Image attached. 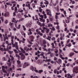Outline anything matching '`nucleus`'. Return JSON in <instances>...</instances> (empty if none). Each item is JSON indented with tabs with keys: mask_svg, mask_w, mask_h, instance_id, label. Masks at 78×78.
<instances>
[{
	"mask_svg": "<svg viewBox=\"0 0 78 78\" xmlns=\"http://www.w3.org/2000/svg\"><path fill=\"white\" fill-rule=\"evenodd\" d=\"M14 36H12L11 37V42L10 44H8V45H12L13 47H15L17 50H19V46H18V42H15V44H14Z\"/></svg>",
	"mask_w": 78,
	"mask_h": 78,
	"instance_id": "f257e3e1",
	"label": "nucleus"
},
{
	"mask_svg": "<svg viewBox=\"0 0 78 78\" xmlns=\"http://www.w3.org/2000/svg\"><path fill=\"white\" fill-rule=\"evenodd\" d=\"M73 73H78V66H76L73 68Z\"/></svg>",
	"mask_w": 78,
	"mask_h": 78,
	"instance_id": "f03ea898",
	"label": "nucleus"
},
{
	"mask_svg": "<svg viewBox=\"0 0 78 78\" xmlns=\"http://www.w3.org/2000/svg\"><path fill=\"white\" fill-rule=\"evenodd\" d=\"M46 11L47 12V14L48 16H49L50 17H51L52 16V15L51 14V11H50V10L47 9H46Z\"/></svg>",
	"mask_w": 78,
	"mask_h": 78,
	"instance_id": "7ed1b4c3",
	"label": "nucleus"
},
{
	"mask_svg": "<svg viewBox=\"0 0 78 78\" xmlns=\"http://www.w3.org/2000/svg\"><path fill=\"white\" fill-rule=\"evenodd\" d=\"M7 49H6V48H4V51H9V50H11V49L12 48H11V46H7Z\"/></svg>",
	"mask_w": 78,
	"mask_h": 78,
	"instance_id": "20e7f679",
	"label": "nucleus"
},
{
	"mask_svg": "<svg viewBox=\"0 0 78 78\" xmlns=\"http://www.w3.org/2000/svg\"><path fill=\"white\" fill-rule=\"evenodd\" d=\"M60 36L61 37L60 38V40H62V39H64V34H62V33L60 34Z\"/></svg>",
	"mask_w": 78,
	"mask_h": 78,
	"instance_id": "39448f33",
	"label": "nucleus"
},
{
	"mask_svg": "<svg viewBox=\"0 0 78 78\" xmlns=\"http://www.w3.org/2000/svg\"><path fill=\"white\" fill-rule=\"evenodd\" d=\"M17 62L18 64L17 66V67H22V65H20V61L19 60H17Z\"/></svg>",
	"mask_w": 78,
	"mask_h": 78,
	"instance_id": "423d86ee",
	"label": "nucleus"
},
{
	"mask_svg": "<svg viewBox=\"0 0 78 78\" xmlns=\"http://www.w3.org/2000/svg\"><path fill=\"white\" fill-rule=\"evenodd\" d=\"M26 26L27 27H28V28H30V27H31V24L30 23H28L26 25Z\"/></svg>",
	"mask_w": 78,
	"mask_h": 78,
	"instance_id": "0eeeda50",
	"label": "nucleus"
},
{
	"mask_svg": "<svg viewBox=\"0 0 78 78\" xmlns=\"http://www.w3.org/2000/svg\"><path fill=\"white\" fill-rule=\"evenodd\" d=\"M4 16L5 17H9V12H6L5 13Z\"/></svg>",
	"mask_w": 78,
	"mask_h": 78,
	"instance_id": "6e6552de",
	"label": "nucleus"
},
{
	"mask_svg": "<svg viewBox=\"0 0 78 78\" xmlns=\"http://www.w3.org/2000/svg\"><path fill=\"white\" fill-rule=\"evenodd\" d=\"M25 58V56L23 54H22L21 57V59L22 60H23Z\"/></svg>",
	"mask_w": 78,
	"mask_h": 78,
	"instance_id": "1a4fd4ad",
	"label": "nucleus"
},
{
	"mask_svg": "<svg viewBox=\"0 0 78 78\" xmlns=\"http://www.w3.org/2000/svg\"><path fill=\"white\" fill-rule=\"evenodd\" d=\"M26 7H28V8H29V9H31V7L30 6V4H28V5L26 4Z\"/></svg>",
	"mask_w": 78,
	"mask_h": 78,
	"instance_id": "9d476101",
	"label": "nucleus"
},
{
	"mask_svg": "<svg viewBox=\"0 0 78 78\" xmlns=\"http://www.w3.org/2000/svg\"><path fill=\"white\" fill-rule=\"evenodd\" d=\"M13 20H12V22H15L16 23H17V22L18 21H16V20H15V18H13Z\"/></svg>",
	"mask_w": 78,
	"mask_h": 78,
	"instance_id": "9b49d317",
	"label": "nucleus"
},
{
	"mask_svg": "<svg viewBox=\"0 0 78 78\" xmlns=\"http://www.w3.org/2000/svg\"><path fill=\"white\" fill-rule=\"evenodd\" d=\"M24 66H25V67H27L30 66V64L27 63H25L24 65Z\"/></svg>",
	"mask_w": 78,
	"mask_h": 78,
	"instance_id": "f8f14e48",
	"label": "nucleus"
},
{
	"mask_svg": "<svg viewBox=\"0 0 78 78\" xmlns=\"http://www.w3.org/2000/svg\"><path fill=\"white\" fill-rule=\"evenodd\" d=\"M44 1L46 2H44V3L45 5H48V4H49V2L47 0H45Z\"/></svg>",
	"mask_w": 78,
	"mask_h": 78,
	"instance_id": "ddd939ff",
	"label": "nucleus"
},
{
	"mask_svg": "<svg viewBox=\"0 0 78 78\" xmlns=\"http://www.w3.org/2000/svg\"><path fill=\"white\" fill-rule=\"evenodd\" d=\"M20 48L21 49V50L22 51V52L23 53H25V50H23V49L21 48Z\"/></svg>",
	"mask_w": 78,
	"mask_h": 78,
	"instance_id": "4468645a",
	"label": "nucleus"
},
{
	"mask_svg": "<svg viewBox=\"0 0 78 78\" xmlns=\"http://www.w3.org/2000/svg\"><path fill=\"white\" fill-rule=\"evenodd\" d=\"M46 38L48 40H49V41H51V39H51V37L49 36H48V37H47Z\"/></svg>",
	"mask_w": 78,
	"mask_h": 78,
	"instance_id": "2eb2a0df",
	"label": "nucleus"
},
{
	"mask_svg": "<svg viewBox=\"0 0 78 78\" xmlns=\"http://www.w3.org/2000/svg\"><path fill=\"white\" fill-rule=\"evenodd\" d=\"M30 70H31L32 71H34V67L33 66H31L30 68Z\"/></svg>",
	"mask_w": 78,
	"mask_h": 78,
	"instance_id": "dca6fc26",
	"label": "nucleus"
},
{
	"mask_svg": "<svg viewBox=\"0 0 78 78\" xmlns=\"http://www.w3.org/2000/svg\"><path fill=\"white\" fill-rule=\"evenodd\" d=\"M74 52H72L70 53L69 54V56L71 57L73 55H74Z\"/></svg>",
	"mask_w": 78,
	"mask_h": 78,
	"instance_id": "f3484780",
	"label": "nucleus"
},
{
	"mask_svg": "<svg viewBox=\"0 0 78 78\" xmlns=\"http://www.w3.org/2000/svg\"><path fill=\"white\" fill-rule=\"evenodd\" d=\"M16 57L17 58H18V59H20V56L19 55H17V54H16Z\"/></svg>",
	"mask_w": 78,
	"mask_h": 78,
	"instance_id": "a211bd4d",
	"label": "nucleus"
},
{
	"mask_svg": "<svg viewBox=\"0 0 78 78\" xmlns=\"http://www.w3.org/2000/svg\"><path fill=\"white\" fill-rule=\"evenodd\" d=\"M51 45H52V48H55V45L54 44V43H52Z\"/></svg>",
	"mask_w": 78,
	"mask_h": 78,
	"instance_id": "6ab92c4d",
	"label": "nucleus"
},
{
	"mask_svg": "<svg viewBox=\"0 0 78 78\" xmlns=\"http://www.w3.org/2000/svg\"><path fill=\"white\" fill-rule=\"evenodd\" d=\"M35 17H36V19H35V20L36 21V20H39V19H38V18L37 17V15H35Z\"/></svg>",
	"mask_w": 78,
	"mask_h": 78,
	"instance_id": "aec40b11",
	"label": "nucleus"
},
{
	"mask_svg": "<svg viewBox=\"0 0 78 78\" xmlns=\"http://www.w3.org/2000/svg\"><path fill=\"white\" fill-rule=\"evenodd\" d=\"M48 27H53V25L51 24V23H49L48 24Z\"/></svg>",
	"mask_w": 78,
	"mask_h": 78,
	"instance_id": "412c9836",
	"label": "nucleus"
},
{
	"mask_svg": "<svg viewBox=\"0 0 78 78\" xmlns=\"http://www.w3.org/2000/svg\"><path fill=\"white\" fill-rule=\"evenodd\" d=\"M41 72H43V70H39L38 71V73H40V74H41Z\"/></svg>",
	"mask_w": 78,
	"mask_h": 78,
	"instance_id": "4be33fe9",
	"label": "nucleus"
},
{
	"mask_svg": "<svg viewBox=\"0 0 78 78\" xmlns=\"http://www.w3.org/2000/svg\"><path fill=\"white\" fill-rule=\"evenodd\" d=\"M10 55H12V53H13V51H8Z\"/></svg>",
	"mask_w": 78,
	"mask_h": 78,
	"instance_id": "5701e85b",
	"label": "nucleus"
},
{
	"mask_svg": "<svg viewBox=\"0 0 78 78\" xmlns=\"http://www.w3.org/2000/svg\"><path fill=\"white\" fill-rule=\"evenodd\" d=\"M39 11L40 12H41L42 11V9H41V7H40L39 8Z\"/></svg>",
	"mask_w": 78,
	"mask_h": 78,
	"instance_id": "b1692460",
	"label": "nucleus"
},
{
	"mask_svg": "<svg viewBox=\"0 0 78 78\" xmlns=\"http://www.w3.org/2000/svg\"><path fill=\"white\" fill-rule=\"evenodd\" d=\"M13 51L15 52V53H18V51H17V50L16 49H14Z\"/></svg>",
	"mask_w": 78,
	"mask_h": 78,
	"instance_id": "393cba45",
	"label": "nucleus"
},
{
	"mask_svg": "<svg viewBox=\"0 0 78 78\" xmlns=\"http://www.w3.org/2000/svg\"><path fill=\"white\" fill-rule=\"evenodd\" d=\"M31 78H39V77H37V76H35L33 77V76H31Z\"/></svg>",
	"mask_w": 78,
	"mask_h": 78,
	"instance_id": "a878e982",
	"label": "nucleus"
},
{
	"mask_svg": "<svg viewBox=\"0 0 78 78\" xmlns=\"http://www.w3.org/2000/svg\"><path fill=\"white\" fill-rule=\"evenodd\" d=\"M67 75L68 76H70V78H72L73 77V76H71V75H70V74H69L68 73L67 74Z\"/></svg>",
	"mask_w": 78,
	"mask_h": 78,
	"instance_id": "bb28decb",
	"label": "nucleus"
},
{
	"mask_svg": "<svg viewBox=\"0 0 78 78\" xmlns=\"http://www.w3.org/2000/svg\"><path fill=\"white\" fill-rule=\"evenodd\" d=\"M12 25H13V23H11V22H10L9 23V25L11 27H12Z\"/></svg>",
	"mask_w": 78,
	"mask_h": 78,
	"instance_id": "cd10ccee",
	"label": "nucleus"
},
{
	"mask_svg": "<svg viewBox=\"0 0 78 78\" xmlns=\"http://www.w3.org/2000/svg\"><path fill=\"white\" fill-rule=\"evenodd\" d=\"M56 71H57V69H55L54 71V72L55 74H56Z\"/></svg>",
	"mask_w": 78,
	"mask_h": 78,
	"instance_id": "c85d7f7f",
	"label": "nucleus"
},
{
	"mask_svg": "<svg viewBox=\"0 0 78 78\" xmlns=\"http://www.w3.org/2000/svg\"><path fill=\"white\" fill-rule=\"evenodd\" d=\"M49 20L50 21H51V22H53V18H51V17H49Z\"/></svg>",
	"mask_w": 78,
	"mask_h": 78,
	"instance_id": "c756f323",
	"label": "nucleus"
},
{
	"mask_svg": "<svg viewBox=\"0 0 78 78\" xmlns=\"http://www.w3.org/2000/svg\"><path fill=\"white\" fill-rule=\"evenodd\" d=\"M43 49H44V51H46L47 52V49L45 48H42Z\"/></svg>",
	"mask_w": 78,
	"mask_h": 78,
	"instance_id": "7c9ffc66",
	"label": "nucleus"
},
{
	"mask_svg": "<svg viewBox=\"0 0 78 78\" xmlns=\"http://www.w3.org/2000/svg\"><path fill=\"white\" fill-rule=\"evenodd\" d=\"M23 29L24 31L26 30V28H25V26L24 25L23 26Z\"/></svg>",
	"mask_w": 78,
	"mask_h": 78,
	"instance_id": "2f4dec72",
	"label": "nucleus"
},
{
	"mask_svg": "<svg viewBox=\"0 0 78 78\" xmlns=\"http://www.w3.org/2000/svg\"><path fill=\"white\" fill-rule=\"evenodd\" d=\"M17 8L16 6L15 7V12H17Z\"/></svg>",
	"mask_w": 78,
	"mask_h": 78,
	"instance_id": "473e14b6",
	"label": "nucleus"
},
{
	"mask_svg": "<svg viewBox=\"0 0 78 78\" xmlns=\"http://www.w3.org/2000/svg\"><path fill=\"white\" fill-rule=\"evenodd\" d=\"M46 61H47V62H50L51 61V59H46Z\"/></svg>",
	"mask_w": 78,
	"mask_h": 78,
	"instance_id": "72a5a7b5",
	"label": "nucleus"
},
{
	"mask_svg": "<svg viewBox=\"0 0 78 78\" xmlns=\"http://www.w3.org/2000/svg\"><path fill=\"white\" fill-rule=\"evenodd\" d=\"M44 52H42V53H41L40 55V56H44Z\"/></svg>",
	"mask_w": 78,
	"mask_h": 78,
	"instance_id": "f704fd0d",
	"label": "nucleus"
},
{
	"mask_svg": "<svg viewBox=\"0 0 78 78\" xmlns=\"http://www.w3.org/2000/svg\"><path fill=\"white\" fill-rule=\"evenodd\" d=\"M0 49L2 51H5V50H4V49H3V48H0Z\"/></svg>",
	"mask_w": 78,
	"mask_h": 78,
	"instance_id": "c9c22d12",
	"label": "nucleus"
},
{
	"mask_svg": "<svg viewBox=\"0 0 78 78\" xmlns=\"http://www.w3.org/2000/svg\"><path fill=\"white\" fill-rule=\"evenodd\" d=\"M57 30H59V26L57 25Z\"/></svg>",
	"mask_w": 78,
	"mask_h": 78,
	"instance_id": "e433bc0d",
	"label": "nucleus"
},
{
	"mask_svg": "<svg viewBox=\"0 0 78 78\" xmlns=\"http://www.w3.org/2000/svg\"><path fill=\"white\" fill-rule=\"evenodd\" d=\"M23 34H22V35H23L24 37H25V33H24V32L23 33Z\"/></svg>",
	"mask_w": 78,
	"mask_h": 78,
	"instance_id": "4c0bfd02",
	"label": "nucleus"
},
{
	"mask_svg": "<svg viewBox=\"0 0 78 78\" xmlns=\"http://www.w3.org/2000/svg\"><path fill=\"white\" fill-rule=\"evenodd\" d=\"M54 61H56L58 60V58L56 57H55L54 58Z\"/></svg>",
	"mask_w": 78,
	"mask_h": 78,
	"instance_id": "58836bf2",
	"label": "nucleus"
},
{
	"mask_svg": "<svg viewBox=\"0 0 78 78\" xmlns=\"http://www.w3.org/2000/svg\"><path fill=\"white\" fill-rule=\"evenodd\" d=\"M76 17L77 18H78V12H76Z\"/></svg>",
	"mask_w": 78,
	"mask_h": 78,
	"instance_id": "ea45409f",
	"label": "nucleus"
},
{
	"mask_svg": "<svg viewBox=\"0 0 78 78\" xmlns=\"http://www.w3.org/2000/svg\"><path fill=\"white\" fill-rule=\"evenodd\" d=\"M2 60L3 61H6V58H5V57H3L2 58Z\"/></svg>",
	"mask_w": 78,
	"mask_h": 78,
	"instance_id": "a19ab883",
	"label": "nucleus"
},
{
	"mask_svg": "<svg viewBox=\"0 0 78 78\" xmlns=\"http://www.w3.org/2000/svg\"><path fill=\"white\" fill-rule=\"evenodd\" d=\"M35 30L34 28H32L31 29V31H34Z\"/></svg>",
	"mask_w": 78,
	"mask_h": 78,
	"instance_id": "79ce46f5",
	"label": "nucleus"
},
{
	"mask_svg": "<svg viewBox=\"0 0 78 78\" xmlns=\"http://www.w3.org/2000/svg\"><path fill=\"white\" fill-rule=\"evenodd\" d=\"M58 16L57 15H55V19H58Z\"/></svg>",
	"mask_w": 78,
	"mask_h": 78,
	"instance_id": "37998d69",
	"label": "nucleus"
},
{
	"mask_svg": "<svg viewBox=\"0 0 78 78\" xmlns=\"http://www.w3.org/2000/svg\"><path fill=\"white\" fill-rule=\"evenodd\" d=\"M53 53H51L50 56L51 57H53Z\"/></svg>",
	"mask_w": 78,
	"mask_h": 78,
	"instance_id": "c03bdc74",
	"label": "nucleus"
},
{
	"mask_svg": "<svg viewBox=\"0 0 78 78\" xmlns=\"http://www.w3.org/2000/svg\"><path fill=\"white\" fill-rule=\"evenodd\" d=\"M1 19L2 21V22H3V21H4V20H3V17H1Z\"/></svg>",
	"mask_w": 78,
	"mask_h": 78,
	"instance_id": "a18cd8bd",
	"label": "nucleus"
},
{
	"mask_svg": "<svg viewBox=\"0 0 78 78\" xmlns=\"http://www.w3.org/2000/svg\"><path fill=\"white\" fill-rule=\"evenodd\" d=\"M16 12H13V16H16Z\"/></svg>",
	"mask_w": 78,
	"mask_h": 78,
	"instance_id": "49530a36",
	"label": "nucleus"
},
{
	"mask_svg": "<svg viewBox=\"0 0 78 78\" xmlns=\"http://www.w3.org/2000/svg\"><path fill=\"white\" fill-rule=\"evenodd\" d=\"M40 16L41 17V18H42V19H44V16L42 15H41Z\"/></svg>",
	"mask_w": 78,
	"mask_h": 78,
	"instance_id": "de8ad7c7",
	"label": "nucleus"
},
{
	"mask_svg": "<svg viewBox=\"0 0 78 78\" xmlns=\"http://www.w3.org/2000/svg\"><path fill=\"white\" fill-rule=\"evenodd\" d=\"M29 49H30V48H27L26 49V51H29Z\"/></svg>",
	"mask_w": 78,
	"mask_h": 78,
	"instance_id": "09e8293b",
	"label": "nucleus"
},
{
	"mask_svg": "<svg viewBox=\"0 0 78 78\" xmlns=\"http://www.w3.org/2000/svg\"><path fill=\"white\" fill-rule=\"evenodd\" d=\"M58 62H62V60H61V59H59L58 60Z\"/></svg>",
	"mask_w": 78,
	"mask_h": 78,
	"instance_id": "8fccbe9b",
	"label": "nucleus"
},
{
	"mask_svg": "<svg viewBox=\"0 0 78 78\" xmlns=\"http://www.w3.org/2000/svg\"><path fill=\"white\" fill-rule=\"evenodd\" d=\"M52 30H53V31H55V28L54 27H53L52 29Z\"/></svg>",
	"mask_w": 78,
	"mask_h": 78,
	"instance_id": "3c124183",
	"label": "nucleus"
},
{
	"mask_svg": "<svg viewBox=\"0 0 78 78\" xmlns=\"http://www.w3.org/2000/svg\"><path fill=\"white\" fill-rule=\"evenodd\" d=\"M20 24H19L18 26V27H16V28H17V29H20Z\"/></svg>",
	"mask_w": 78,
	"mask_h": 78,
	"instance_id": "603ef678",
	"label": "nucleus"
},
{
	"mask_svg": "<svg viewBox=\"0 0 78 78\" xmlns=\"http://www.w3.org/2000/svg\"><path fill=\"white\" fill-rule=\"evenodd\" d=\"M2 71L3 72H4V73H7V72H6V70H2Z\"/></svg>",
	"mask_w": 78,
	"mask_h": 78,
	"instance_id": "864d4df0",
	"label": "nucleus"
},
{
	"mask_svg": "<svg viewBox=\"0 0 78 78\" xmlns=\"http://www.w3.org/2000/svg\"><path fill=\"white\" fill-rule=\"evenodd\" d=\"M53 5L54 6H56V5H57V3H55V4H53Z\"/></svg>",
	"mask_w": 78,
	"mask_h": 78,
	"instance_id": "5fc2aeb1",
	"label": "nucleus"
},
{
	"mask_svg": "<svg viewBox=\"0 0 78 78\" xmlns=\"http://www.w3.org/2000/svg\"><path fill=\"white\" fill-rule=\"evenodd\" d=\"M48 51H51V49L50 48H48L47 50Z\"/></svg>",
	"mask_w": 78,
	"mask_h": 78,
	"instance_id": "6e6d98bb",
	"label": "nucleus"
},
{
	"mask_svg": "<svg viewBox=\"0 0 78 78\" xmlns=\"http://www.w3.org/2000/svg\"><path fill=\"white\" fill-rule=\"evenodd\" d=\"M27 47H29L30 48L31 47V45L30 44H28L27 45Z\"/></svg>",
	"mask_w": 78,
	"mask_h": 78,
	"instance_id": "4d7b16f0",
	"label": "nucleus"
},
{
	"mask_svg": "<svg viewBox=\"0 0 78 78\" xmlns=\"http://www.w3.org/2000/svg\"><path fill=\"white\" fill-rule=\"evenodd\" d=\"M40 33H41V32H40V31H38V32L37 33V34L38 35L39 34H40Z\"/></svg>",
	"mask_w": 78,
	"mask_h": 78,
	"instance_id": "13d9d810",
	"label": "nucleus"
},
{
	"mask_svg": "<svg viewBox=\"0 0 78 78\" xmlns=\"http://www.w3.org/2000/svg\"><path fill=\"white\" fill-rule=\"evenodd\" d=\"M8 20H6L5 21V24H6L8 23Z\"/></svg>",
	"mask_w": 78,
	"mask_h": 78,
	"instance_id": "bf43d9fd",
	"label": "nucleus"
},
{
	"mask_svg": "<svg viewBox=\"0 0 78 78\" xmlns=\"http://www.w3.org/2000/svg\"><path fill=\"white\" fill-rule=\"evenodd\" d=\"M52 41H55V38L54 37H53L52 38Z\"/></svg>",
	"mask_w": 78,
	"mask_h": 78,
	"instance_id": "052dcab7",
	"label": "nucleus"
},
{
	"mask_svg": "<svg viewBox=\"0 0 78 78\" xmlns=\"http://www.w3.org/2000/svg\"><path fill=\"white\" fill-rule=\"evenodd\" d=\"M16 28L15 27H14L13 28V31H16Z\"/></svg>",
	"mask_w": 78,
	"mask_h": 78,
	"instance_id": "680f3d73",
	"label": "nucleus"
},
{
	"mask_svg": "<svg viewBox=\"0 0 78 78\" xmlns=\"http://www.w3.org/2000/svg\"><path fill=\"white\" fill-rule=\"evenodd\" d=\"M31 39H34V36H31L30 37Z\"/></svg>",
	"mask_w": 78,
	"mask_h": 78,
	"instance_id": "e2e57ef3",
	"label": "nucleus"
},
{
	"mask_svg": "<svg viewBox=\"0 0 78 78\" xmlns=\"http://www.w3.org/2000/svg\"><path fill=\"white\" fill-rule=\"evenodd\" d=\"M70 30V31H71V32H72V31H73V29H72V28L70 29V30Z\"/></svg>",
	"mask_w": 78,
	"mask_h": 78,
	"instance_id": "0e129e2a",
	"label": "nucleus"
},
{
	"mask_svg": "<svg viewBox=\"0 0 78 78\" xmlns=\"http://www.w3.org/2000/svg\"><path fill=\"white\" fill-rule=\"evenodd\" d=\"M76 29H78V26L77 25H76L75 27Z\"/></svg>",
	"mask_w": 78,
	"mask_h": 78,
	"instance_id": "69168bd1",
	"label": "nucleus"
},
{
	"mask_svg": "<svg viewBox=\"0 0 78 78\" xmlns=\"http://www.w3.org/2000/svg\"><path fill=\"white\" fill-rule=\"evenodd\" d=\"M51 64H54V61H51Z\"/></svg>",
	"mask_w": 78,
	"mask_h": 78,
	"instance_id": "338daca9",
	"label": "nucleus"
},
{
	"mask_svg": "<svg viewBox=\"0 0 78 78\" xmlns=\"http://www.w3.org/2000/svg\"><path fill=\"white\" fill-rule=\"evenodd\" d=\"M76 23H78V20H76Z\"/></svg>",
	"mask_w": 78,
	"mask_h": 78,
	"instance_id": "774afa93",
	"label": "nucleus"
}]
</instances>
